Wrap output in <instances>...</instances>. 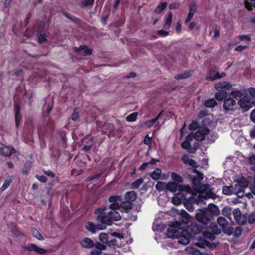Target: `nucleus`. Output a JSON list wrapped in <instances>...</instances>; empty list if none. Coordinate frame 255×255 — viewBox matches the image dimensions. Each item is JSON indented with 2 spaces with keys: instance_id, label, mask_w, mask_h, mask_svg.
<instances>
[{
  "instance_id": "obj_1",
  "label": "nucleus",
  "mask_w": 255,
  "mask_h": 255,
  "mask_svg": "<svg viewBox=\"0 0 255 255\" xmlns=\"http://www.w3.org/2000/svg\"><path fill=\"white\" fill-rule=\"evenodd\" d=\"M203 174L198 172L192 178V183L194 189L199 194L197 200V204H201L204 201L202 199L208 198H214V195L211 192L210 187L206 184H202L201 181L203 179Z\"/></svg>"
},
{
  "instance_id": "obj_2",
  "label": "nucleus",
  "mask_w": 255,
  "mask_h": 255,
  "mask_svg": "<svg viewBox=\"0 0 255 255\" xmlns=\"http://www.w3.org/2000/svg\"><path fill=\"white\" fill-rule=\"evenodd\" d=\"M167 236L170 238L178 239V242L183 245H187L190 241L189 232L183 229L181 223L177 222L169 226L167 230Z\"/></svg>"
},
{
  "instance_id": "obj_3",
  "label": "nucleus",
  "mask_w": 255,
  "mask_h": 255,
  "mask_svg": "<svg viewBox=\"0 0 255 255\" xmlns=\"http://www.w3.org/2000/svg\"><path fill=\"white\" fill-rule=\"evenodd\" d=\"M118 209H111V211L108 212L107 215L104 216L101 218V223L106 225L111 226L114 221H120L121 216L120 213L117 211Z\"/></svg>"
},
{
  "instance_id": "obj_4",
  "label": "nucleus",
  "mask_w": 255,
  "mask_h": 255,
  "mask_svg": "<svg viewBox=\"0 0 255 255\" xmlns=\"http://www.w3.org/2000/svg\"><path fill=\"white\" fill-rule=\"evenodd\" d=\"M167 189L172 192H176L177 190L181 192H186L191 194H194V191L189 185H178L175 182H169L167 184Z\"/></svg>"
},
{
  "instance_id": "obj_5",
  "label": "nucleus",
  "mask_w": 255,
  "mask_h": 255,
  "mask_svg": "<svg viewBox=\"0 0 255 255\" xmlns=\"http://www.w3.org/2000/svg\"><path fill=\"white\" fill-rule=\"evenodd\" d=\"M195 218L199 222L204 224H208L212 220V218L204 209H198L195 215Z\"/></svg>"
},
{
  "instance_id": "obj_6",
  "label": "nucleus",
  "mask_w": 255,
  "mask_h": 255,
  "mask_svg": "<svg viewBox=\"0 0 255 255\" xmlns=\"http://www.w3.org/2000/svg\"><path fill=\"white\" fill-rule=\"evenodd\" d=\"M248 185V183L246 180L237 182L233 186L234 194L237 195L240 198L243 197L245 193V189Z\"/></svg>"
},
{
  "instance_id": "obj_7",
  "label": "nucleus",
  "mask_w": 255,
  "mask_h": 255,
  "mask_svg": "<svg viewBox=\"0 0 255 255\" xmlns=\"http://www.w3.org/2000/svg\"><path fill=\"white\" fill-rule=\"evenodd\" d=\"M238 104L245 111L251 108L252 105H254V102L249 98L248 96H245L241 99Z\"/></svg>"
},
{
  "instance_id": "obj_8",
  "label": "nucleus",
  "mask_w": 255,
  "mask_h": 255,
  "mask_svg": "<svg viewBox=\"0 0 255 255\" xmlns=\"http://www.w3.org/2000/svg\"><path fill=\"white\" fill-rule=\"evenodd\" d=\"M136 198L135 192L131 191L128 192L126 194L127 202L121 204L122 207H126L127 209L130 208V202L134 201Z\"/></svg>"
},
{
  "instance_id": "obj_9",
  "label": "nucleus",
  "mask_w": 255,
  "mask_h": 255,
  "mask_svg": "<svg viewBox=\"0 0 255 255\" xmlns=\"http://www.w3.org/2000/svg\"><path fill=\"white\" fill-rule=\"evenodd\" d=\"M24 249L28 252H34L40 255H44L47 253V250L38 247L33 244H28L26 246L24 247Z\"/></svg>"
},
{
  "instance_id": "obj_10",
  "label": "nucleus",
  "mask_w": 255,
  "mask_h": 255,
  "mask_svg": "<svg viewBox=\"0 0 255 255\" xmlns=\"http://www.w3.org/2000/svg\"><path fill=\"white\" fill-rule=\"evenodd\" d=\"M209 133V130L208 128H202L195 133L194 137L198 141H202L205 139V136L208 134Z\"/></svg>"
},
{
  "instance_id": "obj_11",
  "label": "nucleus",
  "mask_w": 255,
  "mask_h": 255,
  "mask_svg": "<svg viewBox=\"0 0 255 255\" xmlns=\"http://www.w3.org/2000/svg\"><path fill=\"white\" fill-rule=\"evenodd\" d=\"M233 215L238 224L244 225L246 223V218L244 215H242L239 209L237 208L235 209L233 211Z\"/></svg>"
},
{
  "instance_id": "obj_12",
  "label": "nucleus",
  "mask_w": 255,
  "mask_h": 255,
  "mask_svg": "<svg viewBox=\"0 0 255 255\" xmlns=\"http://www.w3.org/2000/svg\"><path fill=\"white\" fill-rule=\"evenodd\" d=\"M45 24L40 23L37 29V35H38V41L40 43H42L46 41V37L48 36L45 33L43 32V29L45 27Z\"/></svg>"
},
{
  "instance_id": "obj_13",
  "label": "nucleus",
  "mask_w": 255,
  "mask_h": 255,
  "mask_svg": "<svg viewBox=\"0 0 255 255\" xmlns=\"http://www.w3.org/2000/svg\"><path fill=\"white\" fill-rule=\"evenodd\" d=\"M109 201L111 203L110 205L111 209H120L119 202H121V197L119 196H112L109 198Z\"/></svg>"
},
{
  "instance_id": "obj_14",
  "label": "nucleus",
  "mask_w": 255,
  "mask_h": 255,
  "mask_svg": "<svg viewBox=\"0 0 255 255\" xmlns=\"http://www.w3.org/2000/svg\"><path fill=\"white\" fill-rule=\"evenodd\" d=\"M15 150L12 147L6 146L2 143H0V155L9 156Z\"/></svg>"
},
{
  "instance_id": "obj_15",
  "label": "nucleus",
  "mask_w": 255,
  "mask_h": 255,
  "mask_svg": "<svg viewBox=\"0 0 255 255\" xmlns=\"http://www.w3.org/2000/svg\"><path fill=\"white\" fill-rule=\"evenodd\" d=\"M85 227L88 230L93 233H96L97 230H104L106 228L105 225L101 226L98 225L96 226L91 222H88L86 224Z\"/></svg>"
},
{
  "instance_id": "obj_16",
  "label": "nucleus",
  "mask_w": 255,
  "mask_h": 255,
  "mask_svg": "<svg viewBox=\"0 0 255 255\" xmlns=\"http://www.w3.org/2000/svg\"><path fill=\"white\" fill-rule=\"evenodd\" d=\"M204 210L209 213L212 218L213 216H218L219 214V210L218 207L214 204H209L207 208Z\"/></svg>"
},
{
  "instance_id": "obj_17",
  "label": "nucleus",
  "mask_w": 255,
  "mask_h": 255,
  "mask_svg": "<svg viewBox=\"0 0 255 255\" xmlns=\"http://www.w3.org/2000/svg\"><path fill=\"white\" fill-rule=\"evenodd\" d=\"M236 101L232 98H228L224 101L223 108L226 111L232 110L236 105Z\"/></svg>"
},
{
  "instance_id": "obj_18",
  "label": "nucleus",
  "mask_w": 255,
  "mask_h": 255,
  "mask_svg": "<svg viewBox=\"0 0 255 255\" xmlns=\"http://www.w3.org/2000/svg\"><path fill=\"white\" fill-rule=\"evenodd\" d=\"M82 247L86 249H91L94 247V243L92 240L88 238H84L80 242Z\"/></svg>"
},
{
  "instance_id": "obj_19",
  "label": "nucleus",
  "mask_w": 255,
  "mask_h": 255,
  "mask_svg": "<svg viewBox=\"0 0 255 255\" xmlns=\"http://www.w3.org/2000/svg\"><path fill=\"white\" fill-rule=\"evenodd\" d=\"M232 87L231 83L227 82H222L217 83L215 88L217 90H225Z\"/></svg>"
},
{
  "instance_id": "obj_20",
  "label": "nucleus",
  "mask_w": 255,
  "mask_h": 255,
  "mask_svg": "<svg viewBox=\"0 0 255 255\" xmlns=\"http://www.w3.org/2000/svg\"><path fill=\"white\" fill-rule=\"evenodd\" d=\"M228 96V93L225 90H218L215 95V98L218 101H221Z\"/></svg>"
},
{
  "instance_id": "obj_21",
  "label": "nucleus",
  "mask_w": 255,
  "mask_h": 255,
  "mask_svg": "<svg viewBox=\"0 0 255 255\" xmlns=\"http://www.w3.org/2000/svg\"><path fill=\"white\" fill-rule=\"evenodd\" d=\"M242 232V230L241 227H237L235 229H234L233 228H230L229 230H227V231H225V233L228 234H232L234 233L236 237H239L241 235Z\"/></svg>"
},
{
  "instance_id": "obj_22",
  "label": "nucleus",
  "mask_w": 255,
  "mask_h": 255,
  "mask_svg": "<svg viewBox=\"0 0 255 255\" xmlns=\"http://www.w3.org/2000/svg\"><path fill=\"white\" fill-rule=\"evenodd\" d=\"M182 161L185 164H188L189 165L195 167L197 166V163L192 159L189 158L187 155H184L182 157Z\"/></svg>"
},
{
  "instance_id": "obj_23",
  "label": "nucleus",
  "mask_w": 255,
  "mask_h": 255,
  "mask_svg": "<svg viewBox=\"0 0 255 255\" xmlns=\"http://www.w3.org/2000/svg\"><path fill=\"white\" fill-rule=\"evenodd\" d=\"M217 223L219 225L222 227L223 230H225V232L228 230L226 228L228 226V223L225 218L219 217L217 219Z\"/></svg>"
},
{
  "instance_id": "obj_24",
  "label": "nucleus",
  "mask_w": 255,
  "mask_h": 255,
  "mask_svg": "<svg viewBox=\"0 0 255 255\" xmlns=\"http://www.w3.org/2000/svg\"><path fill=\"white\" fill-rule=\"evenodd\" d=\"M183 199L184 197L183 195L176 194L172 197V202L175 205H179L181 203V202Z\"/></svg>"
},
{
  "instance_id": "obj_25",
  "label": "nucleus",
  "mask_w": 255,
  "mask_h": 255,
  "mask_svg": "<svg viewBox=\"0 0 255 255\" xmlns=\"http://www.w3.org/2000/svg\"><path fill=\"white\" fill-rule=\"evenodd\" d=\"M245 90L233 91L230 93V95L234 98H241L244 95Z\"/></svg>"
},
{
  "instance_id": "obj_26",
  "label": "nucleus",
  "mask_w": 255,
  "mask_h": 255,
  "mask_svg": "<svg viewBox=\"0 0 255 255\" xmlns=\"http://www.w3.org/2000/svg\"><path fill=\"white\" fill-rule=\"evenodd\" d=\"M106 210V207H101L100 208H97L95 209V213L97 215V219L98 221H100L101 222V218H103L104 215H102V214L104 213V212Z\"/></svg>"
},
{
  "instance_id": "obj_27",
  "label": "nucleus",
  "mask_w": 255,
  "mask_h": 255,
  "mask_svg": "<svg viewBox=\"0 0 255 255\" xmlns=\"http://www.w3.org/2000/svg\"><path fill=\"white\" fill-rule=\"evenodd\" d=\"M196 11V7L195 5H193L190 7L189 12L186 19L185 22H188L193 17L194 13Z\"/></svg>"
},
{
  "instance_id": "obj_28",
  "label": "nucleus",
  "mask_w": 255,
  "mask_h": 255,
  "mask_svg": "<svg viewBox=\"0 0 255 255\" xmlns=\"http://www.w3.org/2000/svg\"><path fill=\"white\" fill-rule=\"evenodd\" d=\"M193 138V134H189L186 137V140L182 142L181 146L184 149H188L190 147L191 144L188 141L189 140L192 139Z\"/></svg>"
},
{
  "instance_id": "obj_29",
  "label": "nucleus",
  "mask_w": 255,
  "mask_h": 255,
  "mask_svg": "<svg viewBox=\"0 0 255 255\" xmlns=\"http://www.w3.org/2000/svg\"><path fill=\"white\" fill-rule=\"evenodd\" d=\"M114 129V126L112 124L108 123L105 124L103 128L102 129V132L103 134H106L107 133V131L109 130L110 132H111Z\"/></svg>"
},
{
  "instance_id": "obj_30",
  "label": "nucleus",
  "mask_w": 255,
  "mask_h": 255,
  "mask_svg": "<svg viewBox=\"0 0 255 255\" xmlns=\"http://www.w3.org/2000/svg\"><path fill=\"white\" fill-rule=\"evenodd\" d=\"M222 192L224 194L227 195L234 194L233 186H223V188H222Z\"/></svg>"
},
{
  "instance_id": "obj_31",
  "label": "nucleus",
  "mask_w": 255,
  "mask_h": 255,
  "mask_svg": "<svg viewBox=\"0 0 255 255\" xmlns=\"http://www.w3.org/2000/svg\"><path fill=\"white\" fill-rule=\"evenodd\" d=\"M172 20V14L170 12L168 14V16L165 21L163 28L165 29H168L171 24Z\"/></svg>"
},
{
  "instance_id": "obj_32",
  "label": "nucleus",
  "mask_w": 255,
  "mask_h": 255,
  "mask_svg": "<svg viewBox=\"0 0 255 255\" xmlns=\"http://www.w3.org/2000/svg\"><path fill=\"white\" fill-rule=\"evenodd\" d=\"M167 2H164L159 3L154 10V13H161L166 7Z\"/></svg>"
},
{
  "instance_id": "obj_33",
  "label": "nucleus",
  "mask_w": 255,
  "mask_h": 255,
  "mask_svg": "<svg viewBox=\"0 0 255 255\" xmlns=\"http://www.w3.org/2000/svg\"><path fill=\"white\" fill-rule=\"evenodd\" d=\"M161 173V170L159 168H157L154 170L151 174V178L154 180L158 179Z\"/></svg>"
},
{
  "instance_id": "obj_34",
  "label": "nucleus",
  "mask_w": 255,
  "mask_h": 255,
  "mask_svg": "<svg viewBox=\"0 0 255 255\" xmlns=\"http://www.w3.org/2000/svg\"><path fill=\"white\" fill-rule=\"evenodd\" d=\"M223 214L224 216L230 220H231V216L232 215L231 208L229 207H225L223 209Z\"/></svg>"
},
{
  "instance_id": "obj_35",
  "label": "nucleus",
  "mask_w": 255,
  "mask_h": 255,
  "mask_svg": "<svg viewBox=\"0 0 255 255\" xmlns=\"http://www.w3.org/2000/svg\"><path fill=\"white\" fill-rule=\"evenodd\" d=\"M156 188L159 191L167 189V184L163 182H158L156 184Z\"/></svg>"
},
{
  "instance_id": "obj_36",
  "label": "nucleus",
  "mask_w": 255,
  "mask_h": 255,
  "mask_svg": "<svg viewBox=\"0 0 255 255\" xmlns=\"http://www.w3.org/2000/svg\"><path fill=\"white\" fill-rule=\"evenodd\" d=\"M186 252L192 255H202L198 250L192 247H188L186 249Z\"/></svg>"
},
{
  "instance_id": "obj_37",
  "label": "nucleus",
  "mask_w": 255,
  "mask_h": 255,
  "mask_svg": "<svg viewBox=\"0 0 255 255\" xmlns=\"http://www.w3.org/2000/svg\"><path fill=\"white\" fill-rule=\"evenodd\" d=\"M138 113L136 112L132 113L126 117V121L129 122H134L137 117Z\"/></svg>"
},
{
  "instance_id": "obj_38",
  "label": "nucleus",
  "mask_w": 255,
  "mask_h": 255,
  "mask_svg": "<svg viewBox=\"0 0 255 255\" xmlns=\"http://www.w3.org/2000/svg\"><path fill=\"white\" fill-rule=\"evenodd\" d=\"M217 105V102L214 99H211L206 101L205 106L208 108L214 107Z\"/></svg>"
},
{
  "instance_id": "obj_39",
  "label": "nucleus",
  "mask_w": 255,
  "mask_h": 255,
  "mask_svg": "<svg viewBox=\"0 0 255 255\" xmlns=\"http://www.w3.org/2000/svg\"><path fill=\"white\" fill-rule=\"evenodd\" d=\"M99 240L103 244H106L108 242V236L106 233H101L99 236Z\"/></svg>"
},
{
  "instance_id": "obj_40",
  "label": "nucleus",
  "mask_w": 255,
  "mask_h": 255,
  "mask_svg": "<svg viewBox=\"0 0 255 255\" xmlns=\"http://www.w3.org/2000/svg\"><path fill=\"white\" fill-rule=\"evenodd\" d=\"M143 180L142 178H139L133 182L131 185L132 189H137L139 186L143 183Z\"/></svg>"
},
{
  "instance_id": "obj_41",
  "label": "nucleus",
  "mask_w": 255,
  "mask_h": 255,
  "mask_svg": "<svg viewBox=\"0 0 255 255\" xmlns=\"http://www.w3.org/2000/svg\"><path fill=\"white\" fill-rule=\"evenodd\" d=\"M76 51H79L83 50L86 55H91L92 54V51L90 49L87 48L86 46H80L78 48H75Z\"/></svg>"
},
{
  "instance_id": "obj_42",
  "label": "nucleus",
  "mask_w": 255,
  "mask_h": 255,
  "mask_svg": "<svg viewBox=\"0 0 255 255\" xmlns=\"http://www.w3.org/2000/svg\"><path fill=\"white\" fill-rule=\"evenodd\" d=\"M171 177L173 180L179 183L183 182V179L182 177L175 172H173L171 174Z\"/></svg>"
},
{
  "instance_id": "obj_43",
  "label": "nucleus",
  "mask_w": 255,
  "mask_h": 255,
  "mask_svg": "<svg viewBox=\"0 0 255 255\" xmlns=\"http://www.w3.org/2000/svg\"><path fill=\"white\" fill-rule=\"evenodd\" d=\"M32 233L33 236L38 240L40 241H42L44 240L43 236L36 229H33L32 231Z\"/></svg>"
},
{
  "instance_id": "obj_44",
  "label": "nucleus",
  "mask_w": 255,
  "mask_h": 255,
  "mask_svg": "<svg viewBox=\"0 0 255 255\" xmlns=\"http://www.w3.org/2000/svg\"><path fill=\"white\" fill-rule=\"evenodd\" d=\"M250 96L249 98L252 100L255 106V89L254 88H250L249 89Z\"/></svg>"
},
{
  "instance_id": "obj_45",
  "label": "nucleus",
  "mask_w": 255,
  "mask_h": 255,
  "mask_svg": "<svg viewBox=\"0 0 255 255\" xmlns=\"http://www.w3.org/2000/svg\"><path fill=\"white\" fill-rule=\"evenodd\" d=\"M190 73L188 72H186L182 74H178L175 76V78L176 79H186L190 76Z\"/></svg>"
},
{
  "instance_id": "obj_46",
  "label": "nucleus",
  "mask_w": 255,
  "mask_h": 255,
  "mask_svg": "<svg viewBox=\"0 0 255 255\" xmlns=\"http://www.w3.org/2000/svg\"><path fill=\"white\" fill-rule=\"evenodd\" d=\"M11 182V180L10 178L6 179L0 188V190L2 192L4 191L9 186Z\"/></svg>"
},
{
  "instance_id": "obj_47",
  "label": "nucleus",
  "mask_w": 255,
  "mask_h": 255,
  "mask_svg": "<svg viewBox=\"0 0 255 255\" xmlns=\"http://www.w3.org/2000/svg\"><path fill=\"white\" fill-rule=\"evenodd\" d=\"M204 237L206 239H209L211 240H213L215 238V236L214 234H213L211 232L206 231L204 232Z\"/></svg>"
},
{
  "instance_id": "obj_48",
  "label": "nucleus",
  "mask_w": 255,
  "mask_h": 255,
  "mask_svg": "<svg viewBox=\"0 0 255 255\" xmlns=\"http://www.w3.org/2000/svg\"><path fill=\"white\" fill-rule=\"evenodd\" d=\"M181 216L184 218L182 221L185 223H187L190 218V215L185 210H182Z\"/></svg>"
},
{
  "instance_id": "obj_49",
  "label": "nucleus",
  "mask_w": 255,
  "mask_h": 255,
  "mask_svg": "<svg viewBox=\"0 0 255 255\" xmlns=\"http://www.w3.org/2000/svg\"><path fill=\"white\" fill-rule=\"evenodd\" d=\"M94 0H84L81 2L80 5L83 7L92 5L94 3Z\"/></svg>"
},
{
  "instance_id": "obj_50",
  "label": "nucleus",
  "mask_w": 255,
  "mask_h": 255,
  "mask_svg": "<svg viewBox=\"0 0 255 255\" xmlns=\"http://www.w3.org/2000/svg\"><path fill=\"white\" fill-rule=\"evenodd\" d=\"M225 76V73H222L220 76L219 75V73H218L216 74L215 76H214V77H211L210 76H208L207 77L206 79L208 80L213 81L217 78H220L224 77Z\"/></svg>"
},
{
  "instance_id": "obj_51",
  "label": "nucleus",
  "mask_w": 255,
  "mask_h": 255,
  "mask_svg": "<svg viewBox=\"0 0 255 255\" xmlns=\"http://www.w3.org/2000/svg\"><path fill=\"white\" fill-rule=\"evenodd\" d=\"M196 245L200 248H204L206 247H209L210 244L204 240H201L199 243H197Z\"/></svg>"
},
{
  "instance_id": "obj_52",
  "label": "nucleus",
  "mask_w": 255,
  "mask_h": 255,
  "mask_svg": "<svg viewBox=\"0 0 255 255\" xmlns=\"http://www.w3.org/2000/svg\"><path fill=\"white\" fill-rule=\"evenodd\" d=\"M104 244H105L97 243L95 244V247H96V249H98L99 251H100V252H101L102 251L105 250L106 249V246Z\"/></svg>"
},
{
  "instance_id": "obj_53",
  "label": "nucleus",
  "mask_w": 255,
  "mask_h": 255,
  "mask_svg": "<svg viewBox=\"0 0 255 255\" xmlns=\"http://www.w3.org/2000/svg\"><path fill=\"white\" fill-rule=\"evenodd\" d=\"M251 5L250 4L249 2L248 1H246L245 2V4L246 8H247L249 10L252 9V6H254L255 8V0H251Z\"/></svg>"
},
{
  "instance_id": "obj_54",
  "label": "nucleus",
  "mask_w": 255,
  "mask_h": 255,
  "mask_svg": "<svg viewBox=\"0 0 255 255\" xmlns=\"http://www.w3.org/2000/svg\"><path fill=\"white\" fill-rule=\"evenodd\" d=\"M185 207L186 209L188 210L189 212H193L194 210V207L192 204L189 202H186L184 204Z\"/></svg>"
},
{
  "instance_id": "obj_55",
  "label": "nucleus",
  "mask_w": 255,
  "mask_h": 255,
  "mask_svg": "<svg viewBox=\"0 0 255 255\" xmlns=\"http://www.w3.org/2000/svg\"><path fill=\"white\" fill-rule=\"evenodd\" d=\"M63 14L64 16H65L67 18H69V19L71 20L72 21H73L74 22H78L79 19L76 18L75 16H73L71 15L70 14L67 13V12H63Z\"/></svg>"
},
{
  "instance_id": "obj_56",
  "label": "nucleus",
  "mask_w": 255,
  "mask_h": 255,
  "mask_svg": "<svg viewBox=\"0 0 255 255\" xmlns=\"http://www.w3.org/2000/svg\"><path fill=\"white\" fill-rule=\"evenodd\" d=\"M248 222L252 224L255 223V212L252 213L248 217Z\"/></svg>"
},
{
  "instance_id": "obj_57",
  "label": "nucleus",
  "mask_w": 255,
  "mask_h": 255,
  "mask_svg": "<svg viewBox=\"0 0 255 255\" xmlns=\"http://www.w3.org/2000/svg\"><path fill=\"white\" fill-rule=\"evenodd\" d=\"M155 122L156 119H153L145 122L144 124L146 127L149 128L152 126Z\"/></svg>"
},
{
  "instance_id": "obj_58",
  "label": "nucleus",
  "mask_w": 255,
  "mask_h": 255,
  "mask_svg": "<svg viewBox=\"0 0 255 255\" xmlns=\"http://www.w3.org/2000/svg\"><path fill=\"white\" fill-rule=\"evenodd\" d=\"M239 39L241 41H246L248 42L251 40L250 37L247 35H242L239 37Z\"/></svg>"
},
{
  "instance_id": "obj_59",
  "label": "nucleus",
  "mask_w": 255,
  "mask_h": 255,
  "mask_svg": "<svg viewBox=\"0 0 255 255\" xmlns=\"http://www.w3.org/2000/svg\"><path fill=\"white\" fill-rule=\"evenodd\" d=\"M107 245L109 247L116 246L117 245V241L116 239H112L110 241H108Z\"/></svg>"
},
{
  "instance_id": "obj_60",
  "label": "nucleus",
  "mask_w": 255,
  "mask_h": 255,
  "mask_svg": "<svg viewBox=\"0 0 255 255\" xmlns=\"http://www.w3.org/2000/svg\"><path fill=\"white\" fill-rule=\"evenodd\" d=\"M198 127V124L196 122H193L189 126V128L191 130H195Z\"/></svg>"
},
{
  "instance_id": "obj_61",
  "label": "nucleus",
  "mask_w": 255,
  "mask_h": 255,
  "mask_svg": "<svg viewBox=\"0 0 255 255\" xmlns=\"http://www.w3.org/2000/svg\"><path fill=\"white\" fill-rule=\"evenodd\" d=\"M151 138L148 136V135H146L144 140V143L147 145H149L151 143Z\"/></svg>"
},
{
  "instance_id": "obj_62",
  "label": "nucleus",
  "mask_w": 255,
  "mask_h": 255,
  "mask_svg": "<svg viewBox=\"0 0 255 255\" xmlns=\"http://www.w3.org/2000/svg\"><path fill=\"white\" fill-rule=\"evenodd\" d=\"M248 47V46L240 45V46H237L235 48V50L237 51L241 52V51H243L244 50L246 49V48H247Z\"/></svg>"
},
{
  "instance_id": "obj_63",
  "label": "nucleus",
  "mask_w": 255,
  "mask_h": 255,
  "mask_svg": "<svg viewBox=\"0 0 255 255\" xmlns=\"http://www.w3.org/2000/svg\"><path fill=\"white\" fill-rule=\"evenodd\" d=\"M250 118L251 120L255 123V109H254L251 112Z\"/></svg>"
},
{
  "instance_id": "obj_64",
  "label": "nucleus",
  "mask_w": 255,
  "mask_h": 255,
  "mask_svg": "<svg viewBox=\"0 0 255 255\" xmlns=\"http://www.w3.org/2000/svg\"><path fill=\"white\" fill-rule=\"evenodd\" d=\"M101 254V252L100 251L96 249L91 252V255H100Z\"/></svg>"
}]
</instances>
